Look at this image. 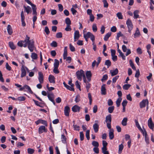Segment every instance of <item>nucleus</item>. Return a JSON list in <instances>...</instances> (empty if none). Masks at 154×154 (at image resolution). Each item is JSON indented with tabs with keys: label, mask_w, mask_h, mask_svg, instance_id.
Returning a JSON list of instances; mask_svg holds the SVG:
<instances>
[{
	"label": "nucleus",
	"mask_w": 154,
	"mask_h": 154,
	"mask_svg": "<svg viewBox=\"0 0 154 154\" xmlns=\"http://www.w3.org/2000/svg\"><path fill=\"white\" fill-rule=\"evenodd\" d=\"M18 45L21 47H23L26 48L28 46V48L30 52H32L34 48V42L32 40H30V38L27 35H26V38L24 40H21L17 43Z\"/></svg>",
	"instance_id": "f257e3e1"
},
{
	"label": "nucleus",
	"mask_w": 154,
	"mask_h": 154,
	"mask_svg": "<svg viewBox=\"0 0 154 154\" xmlns=\"http://www.w3.org/2000/svg\"><path fill=\"white\" fill-rule=\"evenodd\" d=\"M76 74L77 79L80 81L82 80V77H83L85 76V72L82 69L78 71Z\"/></svg>",
	"instance_id": "f03ea898"
},
{
	"label": "nucleus",
	"mask_w": 154,
	"mask_h": 154,
	"mask_svg": "<svg viewBox=\"0 0 154 154\" xmlns=\"http://www.w3.org/2000/svg\"><path fill=\"white\" fill-rule=\"evenodd\" d=\"M126 23L128 28V32L131 33V30L133 28V25L131 21L128 19L127 20Z\"/></svg>",
	"instance_id": "7ed1b4c3"
},
{
	"label": "nucleus",
	"mask_w": 154,
	"mask_h": 154,
	"mask_svg": "<svg viewBox=\"0 0 154 154\" xmlns=\"http://www.w3.org/2000/svg\"><path fill=\"white\" fill-rule=\"evenodd\" d=\"M149 103L147 99L143 100L140 103V108H142L145 106L146 104L148 105Z\"/></svg>",
	"instance_id": "20e7f679"
},
{
	"label": "nucleus",
	"mask_w": 154,
	"mask_h": 154,
	"mask_svg": "<svg viewBox=\"0 0 154 154\" xmlns=\"http://www.w3.org/2000/svg\"><path fill=\"white\" fill-rule=\"evenodd\" d=\"M122 48L123 50V51L124 52H125L127 50V52L126 54V56H127L128 55L130 54L131 53V51L130 49H127L126 46L125 45H123L122 47Z\"/></svg>",
	"instance_id": "39448f33"
},
{
	"label": "nucleus",
	"mask_w": 154,
	"mask_h": 154,
	"mask_svg": "<svg viewBox=\"0 0 154 154\" xmlns=\"http://www.w3.org/2000/svg\"><path fill=\"white\" fill-rule=\"evenodd\" d=\"M38 79L40 83L42 84L43 82L44 81V76L42 73L39 72H38Z\"/></svg>",
	"instance_id": "423d86ee"
},
{
	"label": "nucleus",
	"mask_w": 154,
	"mask_h": 154,
	"mask_svg": "<svg viewBox=\"0 0 154 154\" xmlns=\"http://www.w3.org/2000/svg\"><path fill=\"white\" fill-rule=\"evenodd\" d=\"M148 125L150 129L153 130L154 128V124L153 123L151 118L148 120Z\"/></svg>",
	"instance_id": "0eeeda50"
},
{
	"label": "nucleus",
	"mask_w": 154,
	"mask_h": 154,
	"mask_svg": "<svg viewBox=\"0 0 154 154\" xmlns=\"http://www.w3.org/2000/svg\"><path fill=\"white\" fill-rule=\"evenodd\" d=\"M21 17L22 22V26H25L26 24L25 22V16L23 11H22L21 13Z\"/></svg>",
	"instance_id": "6e6552de"
},
{
	"label": "nucleus",
	"mask_w": 154,
	"mask_h": 154,
	"mask_svg": "<svg viewBox=\"0 0 154 154\" xmlns=\"http://www.w3.org/2000/svg\"><path fill=\"white\" fill-rule=\"evenodd\" d=\"M96 123H95L93 125V128L94 132L95 133H97L99 130V125L97 124L98 122V120L95 121Z\"/></svg>",
	"instance_id": "1a4fd4ad"
},
{
	"label": "nucleus",
	"mask_w": 154,
	"mask_h": 154,
	"mask_svg": "<svg viewBox=\"0 0 154 154\" xmlns=\"http://www.w3.org/2000/svg\"><path fill=\"white\" fill-rule=\"evenodd\" d=\"M64 85V86L66 88L70 91H74V89L73 88L74 84H72L71 85V86H69L67 85L65 82H63V83Z\"/></svg>",
	"instance_id": "9d476101"
},
{
	"label": "nucleus",
	"mask_w": 154,
	"mask_h": 154,
	"mask_svg": "<svg viewBox=\"0 0 154 154\" xmlns=\"http://www.w3.org/2000/svg\"><path fill=\"white\" fill-rule=\"evenodd\" d=\"M43 132H47V130L45 126L43 125L40 126L38 128V132L39 134L42 133Z\"/></svg>",
	"instance_id": "9b49d317"
},
{
	"label": "nucleus",
	"mask_w": 154,
	"mask_h": 154,
	"mask_svg": "<svg viewBox=\"0 0 154 154\" xmlns=\"http://www.w3.org/2000/svg\"><path fill=\"white\" fill-rule=\"evenodd\" d=\"M86 78L88 79V82H90L91 80V78L92 76V74L90 71H87L86 72Z\"/></svg>",
	"instance_id": "f8f14e48"
},
{
	"label": "nucleus",
	"mask_w": 154,
	"mask_h": 154,
	"mask_svg": "<svg viewBox=\"0 0 154 154\" xmlns=\"http://www.w3.org/2000/svg\"><path fill=\"white\" fill-rule=\"evenodd\" d=\"M70 111V108L68 106H66L65 107L64 109V113L65 115L66 116H69Z\"/></svg>",
	"instance_id": "ddd939ff"
},
{
	"label": "nucleus",
	"mask_w": 154,
	"mask_h": 154,
	"mask_svg": "<svg viewBox=\"0 0 154 154\" xmlns=\"http://www.w3.org/2000/svg\"><path fill=\"white\" fill-rule=\"evenodd\" d=\"M55 78L52 75H49L48 77V80L51 83H55Z\"/></svg>",
	"instance_id": "4468645a"
},
{
	"label": "nucleus",
	"mask_w": 154,
	"mask_h": 154,
	"mask_svg": "<svg viewBox=\"0 0 154 154\" xmlns=\"http://www.w3.org/2000/svg\"><path fill=\"white\" fill-rule=\"evenodd\" d=\"M21 77L23 78L26 75V71L24 68L23 65H22L21 69Z\"/></svg>",
	"instance_id": "2eb2a0df"
},
{
	"label": "nucleus",
	"mask_w": 154,
	"mask_h": 154,
	"mask_svg": "<svg viewBox=\"0 0 154 154\" xmlns=\"http://www.w3.org/2000/svg\"><path fill=\"white\" fill-rule=\"evenodd\" d=\"M114 130L113 129H110L109 133V138L110 139L112 140L114 137Z\"/></svg>",
	"instance_id": "dca6fc26"
},
{
	"label": "nucleus",
	"mask_w": 154,
	"mask_h": 154,
	"mask_svg": "<svg viewBox=\"0 0 154 154\" xmlns=\"http://www.w3.org/2000/svg\"><path fill=\"white\" fill-rule=\"evenodd\" d=\"M106 85L103 84L101 87V94L102 95H105L106 94V89L105 88Z\"/></svg>",
	"instance_id": "f3484780"
},
{
	"label": "nucleus",
	"mask_w": 154,
	"mask_h": 154,
	"mask_svg": "<svg viewBox=\"0 0 154 154\" xmlns=\"http://www.w3.org/2000/svg\"><path fill=\"white\" fill-rule=\"evenodd\" d=\"M72 109L73 112H76L79 111L80 107L77 105H75L72 107Z\"/></svg>",
	"instance_id": "a211bd4d"
},
{
	"label": "nucleus",
	"mask_w": 154,
	"mask_h": 154,
	"mask_svg": "<svg viewBox=\"0 0 154 154\" xmlns=\"http://www.w3.org/2000/svg\"><path fill=\"white\" fill-rule=\"evenodd\" d=\"M110 72L111 74V76H113L117 74L119 71L117 68H116L114 70H111Z\"/></svg>",
	"instance_id": "6ab92c4d"
},
{
	"label": "nucleus",
	"mask_w": 154,
	"mask_h": 154,
	"mask_svg": "<svg viewBox=\"0 0 154 154\" xmlns=\"http://www.w3.org/2000/svg\"><path fill=\"white\" fill-rule=\"evenodd\" d=\"M7 29L8 34L9 35H11L13 33V31L10 25H8Z\"/></svg>",
	"instance_id": "aec40b11"
},
{
	"label": "nucleus",
	"mask_w": 154,
	"mask_h": 154,
	"mask_svg": "<svg viewBox=\"0 0 154 154\" xmlns=\"http://www.w3.org/2000/svg\"><path fill=\"white\" fill-rule=\"evenodd\" d=\"M111 120L112 118L111 114H109L106 117L105 120V122L106 123L111 122Z\"/></svg>",
	"instance_id": "412c9836"
},
{
	"label": "nucleus",
	"mask_w": 154,
	"mask_h": 154,
	"mask_svg": "<svg viewBox=\"0 0 154 154\" xmlns=\"http://www.w3.org/2000/svg\"><path fill=\"white\" fill-rule=\"evenodd\" d=\"M140 35V33L138 28H136V31L134 34V37L136 38L139 37Z\"/></svg>",
	"instance_id": "4be33fe9"
},
{
	"label": "nucleus",
	"mask_w": 154,
	"mask_h": 154,
	"mask_svg": "<svg viewBox=\"0 0 154 154\" xmlns=\"http://www.w3.org/2000/svg\"><path fill=\"white\" fill-rule=\"evenodd\" d=\"M88 35L89 38H90L92 42L94 41L95 40V36H94L91 32H88Z\"/></svg>",
	"instance_id": "5701e85b"
},
{
	"label": "nucleus",
	"mask_w": 154,
	"mask_h": 154,
	"mask_svg": "<svg viewBox=\"0 0 154 154\" xmlns=\"http://www.w3.org/2000/svg\"><path fill=\"white\" fill-rule=\"evenodd\" d=\"M139 12V11L137 10H135L134 12V19H137V18L139 17V16L138 14Z\"/></svg>",
	"instance_id": "b1692460"
},
{
	"label": "nucleus",
	"mask_w": 154,
	"mask_h": 154,
	"mask_svg": "<svg viewBox=\"0 0 154 154\" xmlns=\"http://www.w3.org/2000/svg\"><path fill=\"white\" fill-rule=\"evenodd\" d=\"M9 45L10 48L12 50H14L16 47L14 45L13 42H9Z\"/></svg>",
	"instance_id": "393cba45"
},
{
	"label": "nucleus",
	"mask_w": 154,
	"mask_h": 154,
	"mask_svg": "<svg viewBox=\"0 0 154 154\" xmlns=\"http://www.w3.org/2000/svg\"><path fill=\"white\" fill-rule=\"evenodd\" d=\"M128 118L126 117L124 118L122 122V124L123 126H125L127 125Z\"/></svg>",
	"instance_id": "a878e982"
},
{
	"label": "nucleus",
	"mask_w": 154,
	"mask_h": 154,
	"mask_svg": "<svg viewBox=\"0 0 154 154\" xmlns=\"http://www.w3.org/2000/svg\"><path fill=\"white\" fill-rule=\"evenodd\" d=\"M122 100V98L121 97H119L117 100L116 101V103L117 107H119L120 105L121 102Z\"/></svg>",
	"instance_id": "bb28decb"
},
{
	"label": "nucleus",
	"mask_w": 154,
	"mask_h": 154,
	"mask_svg": "<svg viewBox=\"0 0 154 154\" xmlns=\"http://www.w3.org/2000/svg\"><path fill=\"white\" fill-rule=\"evenodd\" d=\"M23 8H24L25 11L26 12L27 14H29V11H31V8L29 6L26 7L25 6H24Z\"/></svg>",
	"instance_id": "cd10ccee"
},
{
	"label": "nucleus",
	"mask_w": 154,
	"mask_h": 154,
	"mask_svg": "<svg viewBox=\"0 0 154 154\" xmlns=\"http://www.w3.org/2000/svg\"><path fill=\"white\" fill-rule=\"evenodd\" d=\"M111 34V32H108L104 36V40L106 41H107L109 38Z\"/></svg>",
	"instance_id": "c85d7f7f"
},
{
	"label": "nucleus",
	"mask_w": 154,
	"mask_h": 154,
	"mask_svg": "<svg viewBox=\"0 0 154 154\" xmlns=\"http://www.w3.org/2000/svg\"><path fill=\"white\" fill-rule=\"evenodd\" d=\"M48 97L49 99L51 101H52L54 98V95L53 93L48 94Z\"/></svg>",
	"instance_id": "c756f323"
},
{
	"label": "nucleus",
	"mask_w": 154,
	"mask_h": 154,
	"mask_svg": "<svg viewBox=\"0 0 154 154\" xmlns=\"http://www.w3.org/2000/svg\"><path fill=\"white\" fill-rule=\"evenodd\" d=\"M24 87H25V89H26L28 91L30 94H32L33 92L31 90L30 87L28 85H24Z\"/></svg>",
	"instance_id": "7c9ffc66"
},
{
	"label": "nucleus",
	"mask_w": 154,
	"mask_h": 154,
	"mask_svg": "<svg viewBox=\"0 0 154 154\" xmlns=\"http://www.w3.org/2000/svg\"><path fill=\"white\" fill-rule=\"evenodd\" d=\"M54 61V67H58L59 64V60L57 59H55Z\"/></svg>",
	"instance_id": "2f4dec72"
},
{
	"label": "nucleus",
	"mask_w": 154,
	"mask_h": 154,
	"mask_svg": "<svg viewBox=\"0 0 154 154\" xmlns=\"http://www.w3.org/2000/svg\"><path fill=\"white\" fill-rule=\"evenodd\" d=\"M124 146L122 144H121L119 146V149L118 151V153L119 154H120L123 149Z\"/></svg>",
	"instance_id": "473e14b6"
},
{
	"label": "nucleus",
	"mask_w": 154,
	"mask_h": 154,
	"mask_svg": "<svg viewBox=\"0 0 154 154\" xmlns=\"http://www.w3.org/2000/svg\"><path fill=\"white\" fill-rule=\"evenodd\" d=\"M61 139L63 143H66V138L64 134L61 135Z\"/></svg>",
	"instance_id": "72a5a7b5"
},
{
	"label": "nucleus",
	"mask_w": 154,
	"mask_h": 154,
	"mask_svg": "<svg viewBox=\"0 0 154 154\" xmlns=\"http://www.w3.org/2000/svg\"><path fill=\"white\" fill-rule=\"evenodd\" d=\"M114 109V107L113 106H109L108 108V110L109 113H112Z\"/></svg>",
	"instance_id": "f704fd0d"
},
{
	"label": "nucleus",
	"mask_w": 154,
	"mask_h": 154,
	"mask_svg": "<svg viewBox=\"0 0 154 154\" xmlns=\"http://www.w3.org/2000/svg\"><path fill=\"white\" fill-rule=\"evenodd\" d=\"M31 57L34 60H36L38 56L37 54L35 53H32Z\"/></svg>",
	"instance_id": "c9c22d12"
},
{
	"label": "nucleus",
	"mask_w": 154,
	"mask_h": 154,
	"mask_svg": "<svg viewBox=\"0 0 154 154\" xmlns=\"http://www.w3.org/2000/svg\"><path fill=\"white\" fill-rule=\"evenodd\" d=\"M65 22L67 25H70L71 24V21L68 17H67L65 19Z\"/></svg>",
	"instance_id": "e433bc0d"
},
{
	"label": "nucleus",
	"mask_w": 154,
	"mask_h": 154,
	"mask_svg": "<svg viewBox=\"0 0 154 154\" xmlns=\"http://www.w3.org/2000/svg\"><path fill=\"white\" fill-rule=\"evenodd\" d=\"M26 99V97L23 96L19 97L17 98V100L20 102L22 101L25 100Z\"/></svg>",
	"instance_id": "4c0bfd02"
},
{
	"label": "nucleus",
	"mask_w": 154,
	"mask_h": 154,
	"mask_svg": "<svg viewBox=\"0 0 154 154\" xmlns=\"http://www.w3.org/2000/svg\"><path fill=\"white\" fill-rule=\"evenodd\" d=\"M74 37L77 38H79V32L78 31L76 30L75 32Z\"/></svg>",
	"instance_id": "58836bf2"
},
{
	"label": "nucleus",
	"mask_w": 154,
	"mask_h": 154,
	"mask_svg": "<svg viewBox=\"0 0 154 154\" xmlns=\"http://www.w3.org/2000/svg\"><path fill=\"white\" fill-rule=\"evenodd\" d=\"M35 152V150L33 149L29 148L27 149L28 153L29 154H32Z\"/></svg>",
	"instance_id": "ea45409f"
},
{
	"label": "nucleus",
	"mask_w": 154,
	"mask_h": 154,
	"mask_svg": "<svg viewBox=\"0 0 154 154\" xmlns=\"http://www.w3.org/2000/svg\"><path fill=\"white\" fill-rule=\"evenodd\" d=\"M92 144L93 146L95 147H98L99 146L98 143L95 141H93L92 142Z\"/></svg>",
	"instance_id": "a19ab883"
},
{
	"label": "nucleus",
	"mask_w": 154,
	"mask_h": 154,
	"mask_svg": "<svg viewBox=\"0 0 154 154\" xmlns=\"http://www.w3.org/2000/svg\"><path fill=\"white\" fill-rule=\"evenodd\" d=\"M116 16L119 19H122L123 18V16L121 12H118L116 14Z\"/></svg>",
	"instance_id": "79ce46f5"
},
{
	"label": "nucleus",
	"mask_w": 154,
	"mask_h": 154,
	"mask_svg": "<svg viewBox=\"0 0 154 154\" xmlns=\"http://www.w3.org/2000/svg\"><path fill=\"white\" fill-rule=\"evenodd\" d=\"M131 85L130 84H125L123 86V89L127 90L131 87Z\"/></svg>",
	"instance_id": "37998d69"
},
{
	"label": "nucleus",
	"mask_w": 154,
	"mask_h": 154,
	"mask_svg": "<svg viewBox=\"0 0 154 154\" xmlns=\"http://www.w3.org/2000/svg\"><path fill=\"white\" fill-rule=\"evenodd\" d=\"M102 143H103V147L102 148V149H103V148H107L106 146L107 145V143L105 140H103L102 141Z\"/></svg>",
	"instance_id": "c03bdc74"
},
{
	"label": "nucleus",
	"mask_w": 154,
	"mask_h": 154,
	"mask_svg": "<svg viewBox=\"0 0 154 154\" xmlns=\"http://www.w3.org/2000/svg\"><path fill=\"white\" fill-rule=\"evenodd\" d=\"M105 65L107 66L108 68L111 65V62L109 60H106L105 62Z\"/></svg>",
	"instance_id": "a18cd8bd"
},
{
	"label": "nucleus",
	"mask_w": 154,
	"mask_h": 154,
	"mask_svg": "<svg viewBox=\"0 0 154 154\" xmlns=\"http://www.w3.org/2000/svg\"><path fill=\"white\" fill-rule=\"evenodd\" d=\"M56 37L57 38H60L62 37L63 35L62 32H59L56 34Z\"/></svg>",
	"instance_id": "49530a36"
},
{
	"label": "nucleus",
	"mask_w": 154,
	"mask_h": 154,
	"mask_svg": "<svg viewBox=\"0 0 154 154\" xmlns=\"http://www.w3.org/2000/svg\"><path fill=\"white\" fill-rule=\"evenodd\" d=\"M102 151L103 154H109V152L107 151V148L102 149Z\"/></svg>",
	"instance_id": "de8ad7c7"
},
{
	"label": "nucleus",
	"mask_w": 154,
	"mask_h": 154,
	"mask_svg": "<svg viewBox=\"0 0 154 154\" xmlns=\"http://www.w3.org/2000/svg\"><path fill=\"white\" fill-rule=\"evenodd\" d=\"M58 67H54V69L53 70V72L55 74H58L60 72L58 69Z\"/></svg>",
	"instance_id": "09e8293b"
},
{
	"label": "nucleus",
	"mask_w": 154,
	"mask_h": 154,
	"mask_svg": "<svg viewBox=\"0 0 154 154\" xmlns=\"http://www.w3.org/2000/svg\"><path fill=\"white\" fill-rule=\"evenodd\" d=\"M90 130H87L86 133V137L88 140L90 139V135H89Z\"/></svg>",
	"instance_id": "8fccbe9b"
},
{
	"label": "nucleus",
	"mask_w": 154,
	"mask_h": 154,
	"mask_svg": "<svg viewBox=\"0 0 154 154\" xmlns=\"http://www.w3.org/2000/svg\"><path fill=\"white\" fill-rule=\"evenodd\" d=\"M51 45L52 47H56L57 46V43L56 41H53L51 44Z\"/></svg>",
	"instance_id": "3c124183"
},
{
	"label": "nucleus",
	"mask_w": 154,
	"mask_h": 154,
	"mask_svg": "<svg viewBox=\"0 0 154 154\" xmlns=\"http://www.w3.org/2000/svg\"><path fill=\"white\" fill-rule=\"evenodd\" d=\"M75 85L77 88L79 89L80 91L81 90V86L79 84V82L78 81H76L75 83Z\"/></svg>",
	"instance_id": "603ef678"
},
{
	"label": "nucleus",
	"mask_w": 154,
	"mask_h": 154,
	"mask_svg": "<svg viewBox=\"0 0 154 154\" xmlns=\"http://www.w3.org/2000/svg\"><path fill=\"white\" fill-rule=\"evenodd\" d=\"M69 48L70 51L72 52L75 51V47L72 45L71 44H70L69 45Z\"/></svg>",
	"instance_id": "864d4df0"
},
{
	"label": "nucleus",
	"mask_w": 154,
	"mask_h": 154,
	"mask_svg": "<svg viewBox=\"0 0 154 154\" xmlns=\"http://www.w3.org/2000/svg\"><path fill=\"white\" fill-rule=\"evenodd\" d=\"M92 29L94 32H96L97 30V28L96 24H94L92 25Z\"/></svg>",
	"instance_id": "5fc2aeb1"
},
{
	"label": "nucleus",
	"mask_w": 154,
	"mask_h": 154,
	"mask_svg": "<svg viewBox=\"0 0 154 154\" xmlns=\"http://www.w3.org/2000/svg\"><path fill=\"white\" fill-rule=\"evenodd\" d=\"M100 63L98 62H96V61L94 60L92 63V67H94L95 66V64H96L97 66H98Z\"/></svg>",
	"instance_id": "6e6d98bb"
},
{
	"label": "nucleus",
	"mask_w": 154,
	"mask_h": 154,
	"mask_svg": "<svg viewBox=\"0 0 154 154\" xmlns=\"http://www.w3.org/2000/svg\"><path fill=\"white\" fill-rule=\"evenodd\" d=\"M119 77V75H117L113 77L112 79V83H115L116 82L117 80L118 79Z\"/></svg>",
	"instance_id": "4d7b16f0"
},
{
	"label": "nucleus",
	"mask_w": 154,
	"mask_h": 154,
	"mask_svg": "<svg viewBox=\"0 0 154 154\" xmlns=\"http://www.w3.org/2000/svg\"><path fill=\"white\" fill-rule=\"evenodd\" d=\"M80 100V96L78 94L76 95L75 99V101L77 103L79 102Z\"/></svg>",
	"instance_id": "13d9d810"
},
{
	"label": "nucleus",
	"mask_w": 154,
	"mask_h": 154,
	"mask_svg": "<svg viewBox=\"0 0 154 154\" xmlns=\"http://www.w3.org/2000/svg\"><path fill=\"white\" fill-rule=\"evenodd\" d=\"M59 8V10L60 12H62L63 9V5L61 4H59L58 5Z\"/></svg>",
	"instance_id": "bf43d9fd"
},
{
	"label": "nucleus",
	"mask_w": 154,
	"mask_h": 154,
	"mask_svg": "<svg viewBox=\"0 0 154 154\" xmlns=\"http://www.w3.org/2000/svg\"><path fill=\"white\" fill-rule=\"evenodd\" d=\"M80 140L82 141L84 139V135L83 132H81L80 133Z\"/></svg>",
	"instance_id": "052dcab7"
},
{
	"label": "nucleus",
	"mask_w": 154,
	"mask_h": 154,
	"mask_svg": "<svg viewBox=\"0 0 154 154\" xmlns=\"http://www.w3.org/2000/svg\"><path fill=\"white\" fill-rule=\"evenodd\" d=\"M140 75V71L139 69L136 70V72L135 75V76L136 78H138Z\"/></svg>",
	"instance_id": "680f3d73"
},
{
	"label": "nucleus",
	"mask_w": 154,
	"mask_h": 154,
	"mask_svg": "<svg viewBox=\"0 0 154 154\" xmlns=\"http://www.w3.org/2000/svg\"><path fill=\"white\" fill-rule=\"evenodd\" d=\"M71 29L70 25H67L66 27L65 28V30L66 31H70Z\"/></svg>",
	"instance_id": "e2e57ef3"
},
{
	"label": "nucleus",
	"mask_w": 154,
	"mask_h": 154,
	"mask_svg": "<svg viewBox=\"0 0 154 154\" xmlns=\"http://www.w3.org/2000/svg\"><path fill=\"white\" fill-rule=\"evenodd\" d=\"M45 31L47 35H48L50 33V31L48 26L45 27Z\"/></svg>",
	"instance_id": "0e129e2a"
},
{
	"label": "nucleus",
	"mask_w": 154,
	"mask_h": 154,
	"mask_svg": "<svg viewBox=\"0 0 154 154\" xmlns=\"http://www.w3.org/2000/svg\"><path fill=\"white\" fill-rule=\"evenodd\" d=\"M103 2L104 3V7L105 8H107L108 6V4L106 0H103Z\"/></svg>",
	"instance_id": "69168bd1"
},
{
	"label": "nucleus",
	"mask_w": 154,
	"mask_h": 154,
	"mask_svg": "<svg viewBox=\"0 0 154 154\" xmlns=\"http://www.w3.org/2000/svg\"><path fill=\"white\" fill-rule=\"evenodd\" d=\"M41 123L45 125L46 126L48 125L47 122L46 121L42 119H41Z\"/></svg>",
	"instance_id": "338daca9"
},
{
	"label": "nucleus",
	"mask_w": 154,
	"mask_h": 154,
	"mask_svg": "<svg viewBox=\"0 0 154 154\" xmlns=\"http://www.w3.org/2000/svg\"><path fill=\"white\" fill-rule=\"evenodd\" d=\"M128 103V101L126 100H123V102L122 103V104L123 106H126L127 103Z\"/></svg>",
	"instance_id": "774afa93"
}]
</instances>
